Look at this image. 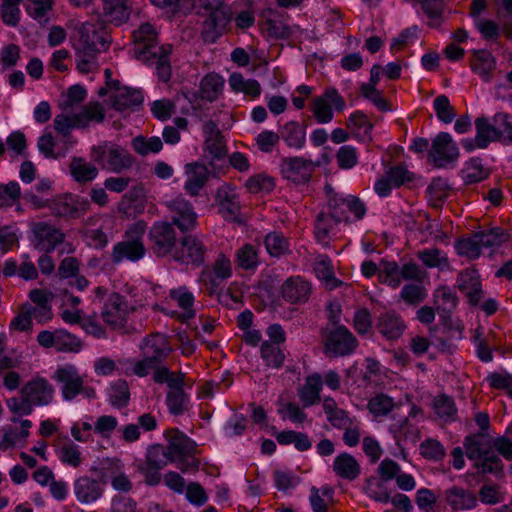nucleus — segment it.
I'll list each match as a JSON object with an SVG mask.
<instances>
[{
    "label": "nucleus",
    "mask_w": 512,
    "mask_h": 512,
    "mask_svg": "<svg viewBox=\"0 0 512 512\" xmlns=\"http://www.w3.org/2000/svg\"><path fill=\"white\" fill-rule=\"evenodd\" d=\"M333 471L340 478L353 481L360 475L361 468L351 454L344 452L335 457Z\"/></svg>",
    "instance_id": "obj_36"
},
{
    "label": "nucleus",
    "mask_w": 512,
    "mask_h": 512,
    "mask_svg": "<svg viewBox=\"0 0 512 512\" xmlns=\"http://www.w3.org/2000/svg\"><path fill=\"white\" fill-rule=\"evenodd\" d=\"M357 345V339L343 325H338L332 329L325 341L326 351L334 356L349 355L356 349Z\"/></svg>",
    "instance_id": "obj_15"
},
{
    "label": "nucleus",
    "mask_w": 512,
    "mask_h": 512,
    "mask_svg": "<svg viewBox=\"0 0 512 512\" xmlns=\"http://www.w3.org/2000/svg\"><path fill=\"white\" fill-rule=\"evenodd\" d=\"M78 128H86L91 123H102L105 119V110L99 102H90L81 107L80 111L75 113Z\"/></svg>",
    "instance_id": "obj_39"
},
{
    "label": "nucleus",
    "mask_w": 512,
    "mask_h": 512,
    "mask_svg": "<svg viewBox=\"0 0 512 512\" xmlns=\"http://www.w3.org/2000/svg\"><path fill=\"white\" fill-rule=\"evenodd\" d=\"M487 174L483 168L480 158L470 159L463 169V180L466 184L480 182L486 178Z\"/></svg>",
    "instance_id": "obj_63"
},
{
    "label": "nucleus",
    "mask_w": 512,
    "mask_h": 512,
    "mask_svg": "<svg viewBox=\"0 0 512 512\" xmlns=\"http://www.w3.org/2000/svg\"><path fill=\"white\" fill-rule=\"evenodd\" d=\"M464 448L470 460H476L475 467L482 474H503L504 464L501 458L491 451V446L486 443L484 434H470L464 439Z\"/></svg>",
    "instance_id": "obj_2"
},
{
    "label": "nucleus",
    "mask_w": 512,
    "mask_h": 512,
    "mask_svg": "<svg viewBox=\"0 0 512 512\" xmlns=\"http://www.w3.org/2000/svg\"><path fill=\"white\" fill-rule=\"evenodd\" d=\"M203 133L205 137V150L213 159L223 158L227 150L218 125L212 120L207 121L203 126Z\"/></svg>",
    "instance_id": "obj_28"
},
{
    "label": "nucleus",
    "mask_w": 512,
    "mask_h": 512,
    "mask_svg": "<svg viewBox=\"0 0 512 512\" xmlns=\"http://www.w3.org/2000/svg\"><path fill=\"white\" fill-rule=\"evenodd\" d=\"M310 293L311 286L299 276L286 279L281 287L282 297L292 304L305 303Z\"/></svg>",
    "instance_id": "obj_25"
},
{
    "label": "nucleus",
    "mask_w": 512,
    "mask_h": 512,
    "mask_svg": "<svg viewBox=\"0 0 512 512\" xmlns=\"http://www.w3.org/2000/svg\"><path fill=\"white\" fill-rule=\"evenodd\" d=\"M90 157L101 169L113 173H121L133 163L132 156L125 148L110 141L92 146Z\"/></svg>",
    "instance_id": "obj_4"
},
{
    "label": "nucleus",
    "mask_w": 512,
    "mask_h": 512,
    "mask_svg": "<svg viewBox=\"0 0 512 512\" xmlns=\"http://www.w3.org/2000/svg\"><path fill=\"white\" fill-rule=\"evenodd\" d=\"M206 252L207 248L200 239L188 235L181 240L180 246L175 248L172 258L182 264L198 267L204 263Z\"/></svg>",
    "instance_id": "obj_13"
},
{
    "label": "nucleus",
    "mask_w": 512,
    "mask_h": 512,
    "mask_svg": "<svg viewBox=\"0 0 512 512\" xmlns=\"http://www.w3.org/2000/svg\"><path fill=\"white\" fill-rule=\"evenodd\" d=\"M73 488L77 500L85 504L95 502L103 494V488L100 483L89 476L77 478Z\"/></svg>",
    "instance_id": "obj_29"
},
{
    "label": "nucleus",
    "mask_w": 512,
    "mask_h": 512,
    "mask_svg": "<svg viewBox=\"0 0 512 512\" xmlns=\"http://www.w3.org/2000/svg\"><path fill=\"white\" fill-rule=\"evenodd\" d=\"M143 102V95L140 90L129 87H117L112 97V107L117 111H124L129 108L140 106Z\"/></svg>",
    "instance_id": "obj_35"
},
{
    "label": "nucleus",
    "mask_w": 512,
    "mask_h": 512,
    "mask_svg": "<svg viewBox=\"0 0 512 512\" xmlns=\"http://www.w3.org/2000/svg\"><path fill=\"white\" fill-rule=\"evenodd\" d=\"M457 287L466 295L471 305H477L482 298L480 275L475 269H466L457 276Z\"/></svg>",
    "instance_id": "obj_22"
},
{
    "label": "nucleus",
    "mask_w": 512,
    "mask_h": 512,
    "mask_svg": "<svg viewBox=\"0 0 512 512\" xmlns=\"http://www.w3.org/2000/svg\"><path fill=\"white\" fill-rule=\"evenodd\" d=\"M11 421L19 422L21 429L12 426L0 428V449L4 451L14 447L20 441L25 442L30 434L29 429L32 427V422L28 419L19 420L17 417H12Z\"/></svg>",
    "instance_id": "obj_24"
},
{
    "label": "nucleus",
    "mask_w": 512,
    "mask_h": 512,
    "mask_svg": "<svg viewBox=\"0 0 512 512\" xmlns=\"http://www.w3.org/2000/svg\"><path fill=\"white\" fill-rule=\"evenodd\" d=\"M54 394L53 386L44 378H36L26 383L21 389V395L28 397L33 405H48Z\"/></svg>",
    "instance_id": "obj_21"
},
{
    "label": "nucleus",
    "mask_w": 512,
    "mask_h": 512,
    "mask_svg": "<svg viewBox=\"0 0 512 512\" xmlns=\"http://www.w3.org/2000/svg\"><path fill=\"white\" fill-rule=\"evenodd\" d=\"M69 170L72 178L80 184L92 182L98 176V168L82 157H73Z\"/></svg>",
    "instance_id": "obj_37"
},
{
    "label": "nucleus",
    "mask_w": 512,
    "mask_h": 512,
    "mask_svg": "<svg viewBox=\"0 0 512 512\" xmlns=\"http://www.w3.org/2000/svg\"><path fill=\"white\" fill-rule=\"evenodd\" d=\"M132 146L139 155L146 156L149 153H158L163 147L162 140L153 136L145 138L144 136H137L132 141Z\"/></svg>",
    "instance_id": "obj_60"
},
{
    "label": "nucleus",
    "mask_w": 512,
    "mask_h": 512,
    "mask_svg": "<svg viewBox=\"0 0 512 512\" xmlns=\"http://www.w3.org/2000/svg\"><path fill=\"white\" fill-rule=\"evenodd\" d=\"M471 68L487 82L490 80L491 72L495 68V60L488 51H474Z\"/></svg>",
    "instance_id": "obj_41"
},
{
    "label": "nucleus",
    "mask_w": 512,
    "mask_h": 512,
    "mask_svg": "<svg viewBox=\"0 0 512 512\" xmlns=\"http://www.w3.org/2000/svg\"><path fill=\"white\" fill-rule=\"evenodd\" d=\"M129 307L124 296L112 293L106 299L101 316L104 322L112 329H121L125 326Z\"/></svg>",
    "instance_id": "obj_14"
},
{
    "label": "nucleus",
    "mask_w": 512,
    "mask_h": 512,
    "mask_svg": "<svg viewBox=\"0 0 512 512\" xmlns=\"http://www.w3.org/2000/svg\"><path fill=\"white\" fill-rule=\"evenodd\" d=\"M153 380L157 384H167L168 389L172 388L182 380H185V373L178 371L172 372L165 366H156L152 369Z\"/></svg>",
    "instance_id": "obj_59"
},
{
    "label": "nucleus",
    "mask_w": 512,
    "mask_h": 512,
    "mask_svg": "<svg viewBox=\"0 0 512 512\" xmlns=\"http://www.w3.org/2000/svg\"><path fill=\"white\" fill-rule=\"evenodd\" d=\"M346 107L344 98L334 87H328L320 95L312 99L309 109L318 124H327L333 120L334 112L343 111Z\"/></svg>",
    "instance_id": "obj_7"
},
{
    "label": "nucleus",
    "mask_w": 512,
    "mask_h": 512,
    "mask_svg": "<svg viewBox=\"0 0 512 512\" xmlns=\"http://www.w3.org/2000/svg\"><path fill=\"white\" fill-rule=\"evenodd\" d=\"M235 262L241 269L255 270L260 261L257 249L251 244H245L236 251Z\"/></svg>",
    "instance_id": "obj_49"
},
{
    "label": "nucleus",
    "mask_w": 512,
    "mask_h": 512,
    "mask_svg": "<svg viewBox=\"0 0 512 512\" xmlns=\"http://www.w3.org/2000/svg\"><path fill=\"white\" fill-rule=\"evenodd\" d=\"M185 380L178 385L169 388L166 394L165 403L170 414L174 416L183 415L190 407V396L184 391Z\"/></svg>",
    "instance_id": "obj_30"
},
{
    "label": "nucleus",
    "mask_w": 512,
    "mask_h": 512,
    "mask_svg": "<svg viewBox=\"0 0 512 512\" xmlns=\"http://www.w3.org/2000/svg\"><path fill=\"white\" fill-rule=\"evenodd\" d=\"M336 221L348 222V209L346 207V196L342 194H333L329 197L327 205L324 207Z\"/></svg>",
    "instance_id": "obj_57"
},
{
    "label": "nucleus",
    "mask_w": 512,
    "mask_h": 512,
    "mask_svg": "<svg viewBox=\"0 0 512 512\" xmlns=\"http://www.w3.org/2000/svg\"><path fill=\"white\" fill-rule=\"evenodd\" d=\"M86 96L87 92L81 85H72L62 94L58 107L63 112H71L75 106L81 104L86 99Z\"/></svg>",
    "instance_id": "obj_46"
},
{
    "label": "nucleus",
    "mask_w": 512,
    "mask_h": 512,
    "mask_svg": "<svg viewBox=\"0 0 512 512\" xmlns=\"http://www.w3.org/2000/svg\"><path fill=\"white\" fill-rule=\"evenodd\" d=\"M455 249L458 255L465 256L470 260H475L481 255V245L478 238H475V232L468 237L459 238L455 242Z\"/></svg>",
    "instance_id": "obj_53"
},
{
    "label": "nucleus",
    "mask_w": 512,
    "mask_h": 512,
    "mask_svg": "<svg viewBox=\"0 0 512 512\" xmlns=\"http://www.w3.org/2000/svg\"><path fill=\"white\" fill-rule=\"evenodd\" d=\"M340 222L323 208L316 217L315 237L319 242H327L331 236L337 233V227Z\"/></svg>",
    "instance_id": "obj_38"
},
{
    "label": "nucleus",
    "mask_w": 512,
    "mask_h": 512,
    "mask_svg": "<svg viewBox=\"0 0 512 512\" xmlns=\"http://www.w3.org/2000/svg\"><path fill=\"white\" fill-rule=\"evenodd\" d=\"M215 202L219 214L230 222H241V204L240 196L236 187L230 183L221 184L215 193Z\"/></svg>",
    "instance_id": "obj_11"
},
{
    "label": "nucleus",
    "mask_w": 512,
    "mask_h": 512,
    "mask_svg": "<svg viewBox=\"0 0 512 512\" xmlns=\"http://www.w3.org/2000/svg\"><path fill=\"white\" fill-rule=\"evenodd\" d=\"M172 46L167 44L157 48V51H140L138 59L149 64L156 65L159 80L168 82L171 78V65L169 55Z\"/></svg>",
    "instance_id": "obj_18"
},
{
    "label": "nucleus",
    "mask_w": 512,
    "mask_h": 512,
    "mask_svg": "<svg viewBox=\"0 0 512 512\" xmlns=\"http://www.w3.org/2000/svg\"><path fill=\"white\" fill-rule=\"evenodd\" d=\"M280 138L293 149H301L306 143V129L297 121H289L279 129Z\"/></svg>",
    "instance_id": "obj_34"
},
{
    "label": "nucleus",
    "mask_w": 512,
    "mask_h": 512,
    "mask_svg": "<svg viewBox=\"0 0 512 512\" xmlns=\"http://www.w3.org/2000/svg\"><path fill=\"white\" fill-rule=\"evenodd\" d=\"M261 357L267 366L277 369L282 367L285 354L278 345L264 341L261 345Z\"/></svg>",
    "instance_id": "obj_55"
},
{
    "label": "nucleus",
    "mask_w": 512,
    "mask_h": 512,
    "mask_svg": "<svg viewBox=\"0 0 512 512\" xmlns=\"http://www.w3.org/2000/svg\"><path fill=\"white\" fill-rule=\"evenodd\" d=\"M76 51L81 53H101L110 44V35L100 23L86 22L79 29Z\"/></svg>",
    "instance_id": "obj_6"
},
{
    "label": "nucleus",
    "mask_w": 512,
    "mask_h": 512,
    "mask_svg": "<svg viewBox=\"0 0 512 512\" xmlns=\"http://www.w3.org/2000/svg\"><path fill=\"white\" fill-rule=\"evenodd\" d=\"M149 240L152 252L157 257L173 254L177 247V238L173 225L166 221H156L149 230Z\"/></svg>",
    "instance_id": "obj_10"
},
{
    "label": "nucleus",
    "mask_w": 512,
    "mask_h": 512,
    "mask_svg": "<svg viewBox=\"0 0 512 512\" xmlns=\"http://www.w3.org/2000/svg\"><path fill=\"white\" fill-rule=\"evenodd\" d=\"M224 87V79L216 74H207L200 83L201 97L207 101H215L222 92Z\"/></svg>",
    "instance_id": "obj_42"
},
{
    "label": "nucleus",
    "mask_w": 512,
    "mask_h": 512,
    "mask_svg": "<svg viewBox=\"0 0 512 512\" xmlns=\"http://www.w3.org/2000/svg\"><path fill=\"white\" fill-rule=\"evenodd\" d=\"M418 259L428 268H445L449 266L447 255L438 248L419 251Z\"/></svg>",
    "instance_id": "obj_54"
},
{
    "label": "nucleus",
    "mask_w": 512,
    "mask_h": 512,
    "mask_svg": "<svg viewBox=\"0 0 512 512\" xmlns=\"http://www.w3.org/2000/svg\"><path fill=\"white\" fill-rule=\"evenodd\" d=\"M53 379L60 384L62 397L65 401H72L78 395L92 400L97 397L92 386L85 385L84 376L73 364H65L56 369Z\"/></svg>",
    "instance_id": "obj_5"
},
{
    "label": "nucleus",
    "mask_w": 512,
    "mask_h": 512,
    "mask_svg": "<svg viewBox=\"0 0 512 512\" xmlns=\"http://www.w3.org/2000/svg\"><path fill=\"white\" fill-rule=\"evenodd\" d=\"M129 397V388L126 381L119 380L111 386L109 393V400L111 405L117 408H123L127 406Z\"/></svg>",
    "instance_id": "obj_64"
},
{
    "label": "nucleus",
    "mask_w": 512,
    "mask_h": 512,
    "mask_svg": "<svg viewBox=\"0 0 512 512\" xmlns=\"http://www.w3.org/2000/svg\"><path fill=\"white\" fill-rule=\"evenodd\" d=\"M232 15L231 8L225 4L210 12L204 22L205 38L212 42L219 38L230 23Z\"/></svg>",
    "instance_id": "obj_20"
},
{
    "label": "nucleus",
    "mask_w": 512,
    "mask_h": 512,
    "mask_svg": "<svg viewBox=\"0 0 512 512\" xmlns=\"http://www.w3.org/2000/svg\"><path fill=\"white\" fill-rule=\"evenodd\" d=\"M21 196V188L18 182L10 181L0 184V209L12 207Z\"/></svg>",
    "instance_id": "obj_61"
},
{
    "label": "nucleus",
    "mask_w": 512,
    "mask_h": 512,
    "mask_svg": "<svg viewBox=\"0 0 512 512\" xmlns=\"http://www.w3.org/2000/svg\"><path fill=\"white\" fill-rule=\"evenodd\" d=\"M496 125V139L504 145H512V115L498 112L493 116Z\"/></svg>",
    "instance_id": "obj_47"
},
{
    "label": "nucleus",
    "mask_w": 512,
    "mask_h": 512,
    "mask_svg": "<svg viewBox=\"0 0 512 512\" xmlns=\"http://www.w3.org/2000/svg\"><path fill=\"white\" fill-rule=\"evenodd\" d=\"M395 403L391 397L379 393L372 397L367 404L369 411L375 417L387 416L394 408Z\"/></svg>",
    "instance_id": "obj_58"
},
{
    "label": "nucleus",
    "mask_w": 512,
    "mask_h": 512,
    "mask_svg": "<svg viewBox=\"0 0 512 512\" xmlns=\"http://www.w3.org/2000/svg\"><path fill=\"white\" fill-rule=\"evenodd\" d=\"M459 148L452 136L447 132L438 133L432 140L428 157L438 168L447 167L459 158Z\"/></svg>",
    "instance_id": "obj_9"
},
{
    "label": "nucleus",
    "mask_w": 512,
    "mask_h": 512,
    "mask_svg": "<svg viewBox=\"0 0 512 512\" xmlns=\"http://www.w3.org/2000/svg\"><path fill=\"white\" fill-rule=\"evenodd\" d=\"M433 108L437 118L445 124L451 123L456 116L454 107L446 95L437 96L433 101Z\"/></svg>",
    "instance_id": "obj_62"
},
{
    "label": "nucleus",
    "mask_w": 512,
    "mask_h": 512,
    "mask_svg": "<svg viewBox=\"0 0 512 512\" xmlns=\"http://www.w3.org/2000/svg\"><path fill=\"white\" fill-rule=\"evenodd\" d=\"M280 169L285 179L295 184H305L312 176L314 164L303 157H287L282 160Z\"/></svg>",
    "instance_id": "obj_16"
},
{
    "label": "nucleus",
    "mask_w": 512,
    "mask_h": 512,
    "mask_svg": "<svg viewBox=\"0 0 512 512\" xmlns=\"http://www.w3.org/2000/svg\"><path fill=\"white\" fill-rule=\"evenodd\" d=\"M445 500L453 511L472 510L478 504L475 493L460 486L447 489Z\"/></svg>",
    "instance_id": "obj_27"
},
{
    "label": "nucleus",
    "mask_w": 512,
    "mask_h": 512,
    "mask_svg": "<svg viewBox=\"0 0 512 512\" xmlns=\"http://www.w3.org/2000/svg\"><path fill=\"white\" fill-rule=\"evenodd\" d=\"M376 329L387 340H396L404 333L406 324L397 312L390 310L379 315Z\"/></svg>",
    "instance_id": "obj_23"
},
{
    "label": "nucleus",
    "mask_w": 512,
    "mask_h": 512,
    "mask_svg": "<svg viewBox=\"0 0 512 512\" xmlns=\"http://www.w3.org/2000/svg\"><path fill=\"white\" fill-rule=\"evenodd\" d=\"M475 238L479 239L481 248L498 247L509 239V234L500 227L475 232Z\"/></svg>",
    "instance_id": "obj_50"
},
{
    "label": "nucleus",
    "mask_w": 512,
    "mask_h": 512,
    "mask_svg": "<svg viewBox=\"0 0 512 512\" xmlns=\"http://www.w3.org/2000/svg\"><path fill=\"white\" fill-rule=\"evenodd\" d=\"M433 409L437 416L445 422H452L457 418V409L454 400L445 394L438 395L434 398Z\"/></svg>",
    "instance_id": "obj_48"
},
{
    "label": "nucleus",
    "mask_w": 512,
    "mask_h": 512,
    "mask_svg": "<svg viewBox=\"0 0 512 512\" xmlns=\"http://www.w3.org/2000/svg\"><path fill=\"white\" fill-rule=\"evenodd\" d=\"M140 350L143 358L135 361L132 366V373L138 377L147 376L172 352L168 338L161 333L145 337L140 344Z\"/></svg>",
    "instance_id": "obj_1"
},
{
    "label": "nucleus",
    "mask_w": 512,
    "mask_h": 512,
    "mask_svg": "<svg viewBox=\"0 0 512 512\" xmlns=\"http://www.w3.org/2000/svg\"><path fill=\"white\" fill-rule=\"evenodd\" d=\"M378 278L381 283L398 288L402 282L401 267L395 261H384L381 263Z\"/></svg>",
    "instance_id": "obj_52"
},
{
    "label": "nucleus",
    "mask_w": 512,
    "mask_h": 512,
    "mask_svg": "<svg viewBox=\"0 0 512 512\" xmlns=\"http://www.w3.org/2000/svg\"><path fill=\"white\" fill-rule=\"evenodd\" d=\"M476 136L478 148L486 149L492 141L496 139V125L490 123L487 117H478L475 120Z\"/></svg>",
    "instance_id": "obj_43"
},
{
    "label": "nucleus",
    "mask_w": 512,
    "mask_h": 512,
    "mask_svg": "<svg viewBox=\"0 0 512 512\" xmlns=\"http://www.w3.org/2000/svg\"><path fill=\"white\" fill-rule=\"evenodd\" d=\"M193 449L194 442L181 432H177L173 435L165 448L171 461L176 460L183 455L192 453Z\"/></svg>",
    "instance_id": "obj_40"
},
{
    "label": "nucleus",
    "mask_w": 512,
    "mask_h": 512,
    "mask_svg": "<svg viewBox=\"0 0 512 512\" xmlns=\"http://www.w3.org/2000/svg\"><path fill=\"white\" fill-rule=\"evenodd\" d=\"M144 189L142 186H134L126 192L118 204V211L127 218H134L144 209Z\"/></svg>",
    "instance_id": "obj_31"
},
{
    "label": "nucleus",
    "mask_w": 512,
    "mask_h": 512,
    "mask_svg": "<svg viewBox=\"0 0 512 512\" xmlns=\"http://www.w3.org/2000/svg\"><path fill=\"white\" fill-rule=\"evenodd\" d=\"M264 245L272 257H280L289 252V240L280 232H270L265 236Z\"/></svg>",
    "instance_id": "obj_51"
},
{
    "label": "nucleus",
    "mask_w": 512,
    "mask_h": 512,
    "mask_svg": "<svg viewBox=\"0 0 512 512\" xmlns=\"http://www.w3.org/2000/svg\"><path fill=\"white\" fill-rule=\"evenodd\" d=\"M323 387V380L320 374L314 373L305 379V383L298 389V397L303 407H310L320 402V393Z\"/></svg>",
    "instance_id": "obj_32"
},
{
    "label": "nucleus",
    "mask_w": 512,
    "mask_h": 512,
    "mask_svg": "<svg viewBox=\"0 0 512 512\" xmlns=\"http://www.w3.org/2000/svg\"><path fill=\"white\" fill-rule=\"evenodd\" d=\"M232 276V263L228 257L220 254L212 267H205L201 272V280L213 294L220 287V284Z\"/></svg>",
    "instance_id": "obj_17"
},
{
    "label": "nucleus",
    "mask_w": 512,
    "mask_h": 512,
    "mask_svg": "<svg viewBox=\"0 0 512 512\" xmlns=\"http://www.w3.org/2000/svg\"><path fill=\"white\" fill-rule=\"evenodd\" d=\"M30 231L33 246L46 253L53 252L57 246L65 241V233L60 228L47 222L32 223Z\"/></svg>",
    "instance_id": "obj_8"
},
{
    "label": "nucleus",
    "mask_w": 512,
    "mask_h": 512,
    "mask_svg": "<svg viewBox=\"0 0 512 512\" xmlns=\"http://www.w3.org/2000/svg\"><path fill=\"white\" fill-rule=\"evenodd\" d=\"M334 490L328 486L312 487L309 502L313 512H328V504L333 501Z\"/></svg>",
    "instance_id": "obj_45"
},
{
    "label": "nucleus",
    "mask_w": 512,
    "mask_h": 512,
    "mask_svg": "<svg viewBox=\"0 0 512 512\" xmlns=\"http://www.w3.org/2000/svg\"><path fill=\"white\" fill-rule=\"evenodd\" d=\"M157 31L150 23L141 24L133 31L135 54L138 57L140 51H157Z\"/></svg>",
    "instance_id": "obj_33"
},
{
    "label": "nucleus",
    "mask_w": 512,
    "mask_h": 512,
    "mask_svg": "<svg viewBox=\"0 0 512 512\" xmlns=\"http://www.w3.org/2000/svg\"><path fill=\"white\" fill-rule=\"evenodd\" d=\"M145 228L144 222H137L125 231L123 239L113 246L111 261L114 264L123 261L137 262L144 257L146 253L143 243Z\"/></svg>",
    "instance_id": "obj_3"
},
{
    "label": "nucleus",
    "mask_w": 512,
    "mask_h": 512,
    "mask_svg": "<svg viewBox=\"0 0 512 512\" xmlns=\"http://www.w3.org/2000/svg\"><path fill=\"white\" fill-rule=\"evenodd\" d=\"M166 206L171 214L172 225H176L182 232L191 231L196 227L198 216L192 204L183 196L167 201Z\"/></svg>",
    "instance_id": "obj_12"
},
{
    "label": "nucleus",
    "mask_w": 512,
    "mask_h": 512,
    "mask_svg": "<svg viewBox=\"0 0 512 512\" xmlns=\"http://www.w3.org/2000/svg\"><path fill=\"white\" fill-rule=\"evenodd\" d=\"M170 297L171 299L177 301L179 307L184 310L183 316L185 319H191L195 316V312L192 309L194 296L190 291H188L186 287L182 286L171 290Z\"/></svg>",
    "instance_id": "obj_56"
},
{
    "label": "nucleus",
    "mask_w": 512,
    "mask_h": 512,
    "mask_svg": "<svg viewBox=\"0 0 512 512\" xmlns=\"http://www.w3.org/2000/svg\"><path fill=\"white\" fill-rule=\"evenodd\" d=\"M104 16L108 21L122 23L129 17L128 0H102Z\"/></svg>",
    "instance_id": "obj_44"
},
{
    "label": "nucleus",
    "mask_w": 512,
    "mask_h": 512,
    "mask_svg": "<svg viewBox=\"0 0 512 512\" xmlns=\"http://www.w3.org/2000/svg\"><path fill=\"white\" fill-rule=\"evenodd\" d=\"M88 208L89 202L87 200L67 194L54 201L52 211L58 217L76 219L80 218Z\"/></svg>",
    "instance_id": "obj_19"
},
{
    "label": "nucleus",
    "mask_w": 512,
    "mask_h": 512,
    "mask_svg": "<svg viewBox=\"0 0 512 512\" xmlns=\"http://www.w3.org/2000/svg\"><path fill=\"white\" fill-rule=\"evenodd\" d=\"M187 176L184 189L190 196H198L206 185L209 176L208 168L201 163H189L185 166Z\"/></svg>",
    "instance_id": "obj_26"
}]
</instances>
